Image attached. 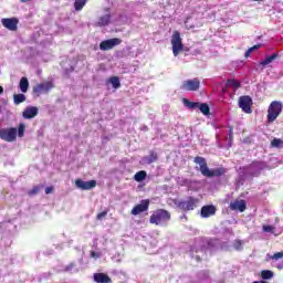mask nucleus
Segmentation results:
<instances>
[{
    "instance_id": "obj_1",
    "label": "nucleus",
    "mask_w": 283,
    "mask_h": 283,
    "mask_svg": "<svg viewBox=\"0 0 283 283\" xmlns=\"http://www.w3.org/2000/svg\"><path fill=\"white\" fill-rule=\"evenodd\" d=\"M196 165H199L200 172L206 178H220V176H224L227 174V170L224 168H213L209 169L207 166V159L205 157H195Z\"/></svg>"
},
{
    "instance_id": "obj_2",
    "label": "nucleus",
    "mask_w": 283,
    "mask_h": 283,
    "mask_svg": "<svg viewBox=\"0 0 283 283\" xmlns=\"http://www.w3.org/2000/svg\"><path fill=\"white\" fill-rule=\"evenodd\" d=\"M262 169H264V163L253 161L249 166L241 167L240 174H242L244 178H258V176L262 174Z\"/></svg>"
},
{
    "instance_id": "obj_3",
    "label": "nucleus",
    "mask_w": 283,
    "mask_h": 283,
    "mask_svg": "<svg viewBox=\"0 0 283 283\" xmlns=\"http://www.w3.org/2000/svg\"><path fill=\"white\" fill-rule=\"evenodd\" d=\"M171 220V213L165 209H158L150 216V224H156L157 227H165L167 222Z\"/></svg>"
},
{
    "instance_id": "obj_4",
    "label": "nucleus",
    "mask_w": 283,
    "mask_h": 283,
    "mask_svg": "<svg viewBox=\"0 0 283 283\" xmlns=\"http://www.w3.org/2000/svg\"><path fill=\"white\" fill-rule=\"evenodd\" d=\"M282 114V102L273 101L268 107V123H275Z\"/></svg>"
},
{
    "instance_id": "obj_5",
    "label": "nucleus",
    "mask_w": 283,
    "mask_h": 283,
    "mask_svg": "<svg viewBox=\"0 0 283 283\" xmlns=\"http://www.w3.org/2000/svg\"><path fill=\"white\" fill-rule=\"evenodd\" d=\"M198 198L188 197L184 201H179L177 207L178 209H181V211H193L198 207Z\"/></svg>"
},
{
    "instance_id": "obj_6",
    "label": "nucleus",
    "mask_w": 283,
    "mask_h": 283,
    "mask_svg": "<svg viewBox=\"0 0 283 283\" xmlns=\"http://www.w3.org/2000/svg\"><path fill=\"white\" fill-rule=\"evenodd\" d=\"M171 45H172V54L174 56H178L180 52H182V39L180 38V32L176 31L171 38Z\"/></svg>"
},
{
    "instance_id": "obj_7",
    "label": "nucleus",
    "mask_w": 283,
    "mask_h": 283,
    "mask_svg": "<svg viewBox=\"0 0 283 283\" xmlns=\"http://www.w3.org/2000/svg\"><path fill=\"white\" fill-rule=\"evenodd\" d=\"M0 138L6 140V143H14L17 140V128H1Z\"/></svg>"
},
{
    "instance_id": "obj_8",
    "label": "nucleus",
    "mask_w": 283,
    "mask_h": 283,
    "mask_svg": "<svg viewBox=\"0 0 283 283\" xmlns=\"http://www.w3.org/2000/svg\"><path fill=\"white\" fill-rule=\"evenodd\" d=\"M180 90H184V92H198L200 90V80L192 78L184 81Z\"/></svg>"
},
{
    "instance_id": "obj_9",
    "label": "nucleus",
    "mask_w": 283,
    "mask_h": 283,
    "mask_svg": "<svg viewBox=\"0 0 283 283\" xmlns=\"http://www.w3.org/2000/svg\"><path fill=\"white\" fill-rule=\"evenodd\" d=\"M112 23V12L108 9L104 10V14L99 15L97 21L94 23L95 28H105Z\"/></svg>"
},
{
    "instance_id": "obj_10",
    "label": "nucleus",
    "mask_w": 283,
    "mask_h": 283,
    "mask_svg": "<svg viewBox=\"0 0 283 283\" xmlns=\"http://www.w3.org/2000/svg\"><path fill=\"white\" fill-rule=\"evenodd\" d=\"M53 88H54V83L43 82V83H40V84L35 85L33 87V92L38 96H41V94H48V92H50V90H53Z\"/></svg>"
},
{
    "instance_id": "obj_11",
    "label": "nucleus",
    "mask_w": 283,
    "mask_h": 283,
    "mask_svg": "<svg viewBox=\"0 0 283 283\" xmlns=\"http://www.w3.org/2000/svg\"><path fill=\"white\" fill-rule=\"evenodd\" d=\"M122 40L118 38H113L109 40L102 41L99 44V50L107 51V50H114L116 45H120Z\"/></svg>"
},
{
    "instance_id": "obj_12",
    "label": "nucleus",
    "mask_w": 283,
    "mask_h": 283,
    "mask_svg": "<svg viewBox=\"0 0 283 283\" xmlns=\"http://www.w3.org/2000/svg\"><path fill=\"white\" fill-rule=\"evenodd\" d=\"M1 23L3 28H7V30H10L11 32H17V29L19 27V19L18 18H3L1 20Z\"/></svg>"
},
{
    "instance_id": "obj_13",
    "label": "nucleus",
    "mask_w": 283,
    "mask_h": 283,
    "mask_svg": "<svg viewBox=\"0 0 283 283\" xmlns=\"http://www.w3.org/2000/svg\"><path fill=\"white\" fill-rule=\"evenodd\" d=\"M253 103V99H251L250 96H241L239 98V107L244 112L245 114H251V104Z\"/></svg>"
},
{
    "instance_id": "obj_14",
    "label": "nucleus",
    "mask_w": 283,
    "mask_h": 283,
    "mask_svg": "<svg viewBox=\"0 0 283 283\" xmlns=\"http://www.w3.org/2000/svg\"><path fill=\"white\" fill-rule=\"evenodd\" d=\"M75 187L82 189V191H90L96 187V180L83 181V179L75 180Z\"/></svg>"
},
{
    "instance_id": "obj_15",
    "label": "nucleus",
    "mask_w": 283,
    "mask_h": 283,
    "mask_svg": "<svg viewBox=\"0 0 283 283\" xmlns=\"http://www.w3.org/2000/svg\"><path fill=\"white\" fill-rule=\"evenodd\" d=\"M144 211H149V200H142L139 205L132 209L130 213L132 216H140Z\"/></svg>"
},
{
    "instance_id": "obj_16",
    "label": "nucleus",
    "mask_w": 283,
    "mask_h": 283,
    "mask_svg": "<svg viewBox=\"0 0 283 283\" xmlns=\"http://www.w3.org/2000/svg\"><path fill=\"white\" fill-rule=\"evenodd\" d=\"M231 211H240V213H244L247 211V201L244 200H234L230 202Z\"/></svg>"
},
{
    "instance_id": "obj_17",
    "label": "nucleus",
    "mask_w": 283,
    "mask_h": 283,
    "mask_svg": "<svg viewBox=\"0 0 283 283\" xmlns=\"http://www.w3.org/2000/svg\"><path fill=\"white\" fill-rule=\"evenodd\" d=\"M23 118L27 120H30L32 118H35V116H39V107L36 106H28L23 113H22Z\"/></svg>"
},
{
    "instance_id": "obj_18",
    "label": "nucleus",
    "mask_w": 283,
    "mask_h": 283,
    "mask_svg": "<svg viewBox=\"0 0 283 283\" xmlns=\"http://www.w3.org/2000/svg\"><path fill=\"white\" fill-rule=\"evenodd\" d=\"M216 206L210 205V206H203L201 208L200 216L201 218H211V216H216Z\"/></svg>"
},
{
    "instance_id": "obj_19",
    "label": "nucleus",
    "mask_w": 283,
    "mask_h": 283,
    "mask_svg": "<svg viewBox=\"0 0 283 283\" xmlns=\"http://www.w3.org/2000/svg\"><path fill=\"white\" fill-rule=\"evenodd\" d=\"M93 277L96 283H112V279L104 273H95Z\"/></svg>"
},
{
    "instance_id": "obj_20",
    "label": "nucleus",
    "mask_w": 283,
    "mask_h": 283,
    "mask_svg": "<svg viewBox=\"0 0 283 283\" xmlns=\"http://www.w3.org/2000/svg\"><path fill=\"white\" fill-rule=\"evenodd\" d=\"M280 57V53H273L272 55H266L263 61L260 62L262 67H266V65H271L275 61V59Z\"/></svg>"
},
{
    "instance_id": "obj_21",
    "label": "nucleus",
    "mask_w": 283,
    "mask_h": 283,
    "mask_svg": "<svg viewBox=\"0 0 283 283\" xmlns=\"http://www.w3.org/2000/svg\"><path fill=\"white\" fill-rule=\"evenodd\" d=\"M158 160V156L156 153H150L148 156L142 158L143 165H151V163H156Z\"/></svg>"
},
{
    "instance_id": "obj_22",
    "label": "nucleus",
    "mask_w": 283,
    "mask_h": 283,
    "mask_svg": "<svg viewBox=\"0 0 283 283\" xmlns=\"http://www.w3.org/2000/svg\"><path fill=\"white\" fill-rule=\"evenodd\" d=\"M197 109H199V112H201V114H203V116H209L211 108H209V104L207 103H200L198 104Z\"/></svg>"
},
{
    "instance_id": "obj_23",
    "label": "nucleus",
    "mask_w": 283,
    "mask_h": 283,
    "mask_svg": "<svg viewBox=\"0 0 283 283\" xmlns=\"http://www.w3.org/2000/svg\"><path fill=\"white\" fill-rule=\"evenodd\" d=\"M20 91L25 94L28 92V88L30 87V82L28 81V77H22L20 80Z\"/></svg>"
},
{
    "instance_id": "obj_24",
    "label": "nucleus",
    "mask_w": 283,
    "mask_h": 283,
    "mask_svg": "<svg viewBox=\"0 0 283 283\" xmlns=\"http://www.w3.org/2000/svg\"><path fill=\"white\" fill-rule=\"evenodd\" d=\"M182 103H184L185 107H187V109H198L199 102H191L187 98H184Z\"/></svg>"
},
{
    "instance_id": "obj_25",
    "label": "nucleus",
    "mask_w": 283,
    "mask_h": 283,
    "mask_svg": "<svg viewBox=\"0 0 283 283\" xmlns=\"http://www.w3.org/2000/svg\"><path fill=\"white\" fill-rule=\"evenodd\" d=\"M275 273L271 270H263L261 271V277L262 280H273Z\"/></svg>"
},
{
    "instance_id": "obj_26",
    "label": "nucleus",
    "mask_w": 283,
    "mask_h": 283,
    "mask_svg": "<svg viewBox=\"0 0 283 283\" xmlns=\"http://www.w3.org/2000/svg\"><path fill=\"white\" fill-rule=\"evenodd\" d=\"M145 178H147V172L145 170L138 171L134 176V180H136V182H143Z\"/></svg>"
},
{
    "instance_id": "obj_27",
    "label": "nucleus",
    "mask_w": 283,
    "mask_h": 283,
    "mask_svg": "<svg viewBox=\"0 0 283 283\" xmlns=\"http://www.w3.org/2000/svg\"><path fill=\"white\" fill-rule=\"evenodd\" d=\"M13 103L14 105H21V103H25V95L24 94L13 95Z\"/></svg>"
},
{
    "instance_id": "obj_28",
    "label": "nucleus",
    "mask_w": 283,
    "mask_h": 283,
    "mask_svg": "<svg viewBox=\"0 0 283 283\" xmlns=\"http://www.w3.org/2000/svg\"><path fill=\"white\" fill-rule=\"evenodd\" d=\"M108 83L112 84V86L114 87V90H118V87H120V80L118 78V76H113L108 80Z\"/></svg>"
},
{
    "instance_id": "obj_29",
    "label": "nucleus",
    "mask_w": 283,
    "mask_h": 283,
    "mask_svg": "<svg viewBox=\"0 0 283 283\" xmlns=\"http://www.w3.org/2000/svg\"><path fill=\"white\" fill-rule=\"evenodd\" d=\"M271 147H275L276 149H282V147H283V139L282 138H274L271 142Z\"/></svg>"
},
{
    "instance_id": "obj_30",
    "label": "nucleus",
    "mask_w": 283,
    "mask_h": 283,
    "mask_svg": "<svg viewBox=\"0 0 283 283\" xmlns=\"http://www.w3.org/2000/svg\"><path fill=\"white\" fill-rule=\"evenodd\" d=\"M85 3H87V0H75L74 8L75 10H83L85 8Z\"/></svg>"
},
{
    "instance_id": "obj_31",
    "label": "nucleus",
    "mask_w": 283,
    "mask_h": 283,
    "mask_svg": "<svg viewBox=\"0 0 283 283\" xmlns=\"http://www.w3.org/2000/svg\"><path fill=\"white\" fill-rule=\"evenodd\" d=\"M283 252H276L273 255L268 254V260H272L273 262H277V260H282Z\"/></svg>"
},
{
    "instance_id": "obj_32",
    "label": "nucleus",
    "mask_w": 283,
    "mask_h": 283,
    "mask_svg": "<svg viewBox=\"0 0 283 283\" xmlns=\"http://www.w3.org/2000/svg\"><path fill=\"white\" fill-rule=\"evenodd\" d=\"M17 134H18L19 138H23V136L25 134V124L19 125V128L17 129Z\"/></svg>"
},
{
    "instance_id": "obj_33",
    "label": "nucleus",
    "mask_w": 283,
    "mask_h": 283,
    "mask_svg": "<svg viewBox=\"0 0 283 283\" xmlns=\"http://www.w3.org/2000/svg\"><path fill=\"white\" fill-rule=\"evenodd\" d=\"M228 85H230V87H234V90H239L240 87V82L235 81V80H229L228 81Z\"/></svg>"
},
{
    "instance_id": "obj_34",
    "label": "nucleus",
    "mask_w": 283,
    "mask_h": 283,
    "mask_svg": "<svg viewBox=\"0 0 283 283\" xmlns=\"http://www.w3.org/2000/svg\"><path fill=\"white\" fill-rule=\"evenodd\" d=\"M41 191V186H34L33 189L29 190V196H36Z\"/></svg>"
},
{
    "instance_id": "obj_35",
    "label": "nucleus",
    "mask_w": 283,
    "mask_h": 283,
    "mask_svg": "<svg viewBox=\"0 0 283 283\" xmlns=\"http://www.w3.org/2000/svg\"><path fill=\"white\" fill-rule=\"evenodd\" d=\"M233 249H235V251H242V241L235 240L233 242Z\"/></svg>"
},
{
    "instance_id": "obj_36",
    "label": "nucleus",
    "mask_w": 283,
    "mask_h": 283,
    "mask_svg": "<svg viewBox=\"0 0 283 283\" xmlns=\"http://www.w3.org/2000/svg\"><path fill=\"white\" fill-rule=\"evenodd\" d=\"M231 143H233V127H229V144L228 147H231Z\"/></svg>"
},
{
    "instance_id": "obj_37",
    "label": "nucleus",
    "mask_w": 283,
    "mask_h": 283,
    "mask_svg": "<svg viewBox=\"0 0 283 283\" xmlns=\"http://www.w3.org/2000/svg\"><path fill=\"white\" fill-rule=\"evenodd\" d=\"M263 231L265 233H273V231H275V227H273V226H263Z\"/></svg>"
},
{
    "instance_id": "obj_38",
    "label": "nucleus",
    "mask_w": 283,
    "mask_h": 283,
    "mask_svg": "<svg viewBox=\"0 0 283 283\" xmlns=\"http://www.w3.org/2000/svg\"><path fill=\"white\" fill-rule=\"evenodd\" d=\"M105 216H107V211L99 212L97 214V220H103V218H105Z\"/></svg>"
},
{
    "instance_id": "obj_39",
    "label": "nucleus",
    "mask_w": 283,
    "mask_h": 283,
    "mask_svg": "<svg viewBox=\"0 0 283 283\" xmlns=\"http://www.w3.org/2000/svg\"><path fill=\"white\" fill-rule=\"evenodd\" d=\"M274 266H275V269H279V271H282L283 270V260L279 263H275Z\"/></svg>"
},
{
    "instance_id": "obj_40",
    "label": "nucleus",
    "mask_w": 283,
    "mask_h": 283,
    "mask_svg": "<svg viewBox=\"0 0 283 283\" xmlns=\"http://www.w3.org/2000/svg\"><path fill=\"white\" fill-rule=\"evenodd\" d=\"M251 53H253V52H255V50H260V44H258V45H254V46H252V48H250V49H248Z\"/></svg>"
},
{
    "instance_id": "obj_41",
    "label": "nucleus",
    "mask_w": 283,
    "mask_h": 283,
    "mask_svg": "<svg viewBox=\"0 0 283 283\" xmlns=\"http://www.w3.org/2000/svg\"><path fill=\"white\" fill-rule=\"evenodd\" d=\"M52 191H54V188H52V187H46V188H45V193H46V195L52 193Z\"/></svg>"
},
{
    "instance_id": "obj_42",
    "label": "nucleus",
    "mask_w": 283,
    "mask_h": 283,
    "mask_svg": "<svg viewBox=\"0 0 283 283\" xmlns=\"http://www.w3.org/2000/svg\"><path fill=\"white\" fill-rule=\"evenodd\" d=\"M91 255H92V258H95V259L101 258V255H98V253H96V252H91Z\"/></svg>"
},
{
    "instance_id": "obj_43",
    "label": "nucleus",
    "mask_w": 283,
    "mask_h": 283,
    "mask_svg": "<svg viewBox=\"0 0 283 283\" xmlns=\"http://www.w3.org/2000/svg\"><path fill=\"white\" fill-rule=\"evenodd\" d=\"M251 54H252L251 51L248 50V51L245 52V59H249V56H251Z\"/></svg>"
},
{
    "instance_id": "obj_44",
    "label": "nucleus",
    "mask_w": 283,
    "mask_h": 283,
    "mask_svg": "<svg viewBox=\"0 0 283 283\" xmlns=\"http://www.w3.org/2000/svg\"><path fill=\"white\" fill-rule=\"evenodd\" d=\"M192 258H195V260L197 261V262H200V255H192Z\"/></svg>"
},
{
    "instance_id": "obj_45",
    "label": "nucleus",
    "mask_w": 283,
    "mask_h": 283,
    "mask_svg": "<svg viewBox=\"0 0 283 283\" xmlns=\"http://www.w3.org/2000/svg\"><path fill=\"white\" fill-rule=\"evenodd\" d=\"M21 3H28V1H31V0H20Z\"/></svg>"
},
{
    "instance_id": "obj_46",
    "label": "nucleus",
    "mask_w": 283,
    "mask_h": 283,
    "mask_svg": "<svg viewBox=\"0 0 283 283\" xmlns=\"http://www.w3.org/2000/svg\"><path fill=\"white\" fill-rule=\"evenodd\" d=\"M3 92V86H0V94Z\"/></svg>"
},
{
    "instance_id": "obj_47",
    "label": "nucleus",
    "mask_w": 283,
    "mask_h": 283,
    "mask_svg": "<svg viewBox=\"0 0 283 283\" xmlns=\"http://www.w3.org/2000/svg\"><path fill=\"white\" fill-rule=\"evenodd\" d=\"M252 1H262V0H252Z\"/></svg>"
},
{
    "instance_id": "obj_48",
    "label": "nucleus",
    "mask_w": 283,
    "mask_h": 283,
    "mask_svg": "<svg viewBox=\"0 0 283 283\" xmlns=\"http://www.w3.org/2000/svg\"><path fill=\"white\" fill-rule=\"evenodd\" d=\"M117 262H120V259H117Z\"/></svg>"
},
{
    "instance_id": "obj_49",
    "label": "nucleus",
    "mask_w": 283,
    "mask_h": 283,
    "mask_svg": "<svg viewBox=\"0 0 283 283\" xmlns=\"http://www.w3.org/2000/svg\"><path fill=\"white\" fill-rule=\"evenodd\" d=\"M187 23H189L188 21H186V25H187Z\"/></svg>"
}]
</instances>
